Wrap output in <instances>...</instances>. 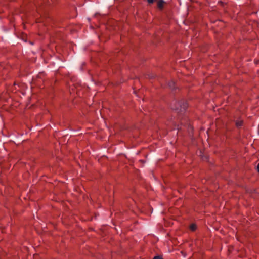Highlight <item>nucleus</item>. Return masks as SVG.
<instances>
[{
  "instance_id": "2",
  "label": "nucleus",
  "mask_w": 259,
  "mask_h": 259,
  "mask_svg": "<svg viewBox=\"0 0 259 259\" xmlns=\"http://www.w3.org/2000/svg\"><path fill=\"white\" fill-rule=\"evenodd\" d=\"M190 229L192 230V231H195L196 229V226L195 224H191L190 226Z\"/></svg>"
},
{
  "instance_id": "4",
  "label": "nucleus",
  "mask_w": 259,
  "mask_h": 259,
  "mask_svg": "<svg viewBox=\"0 0 259 259\" xmlns=\"http://www.w3.org/2000/svg\"><path fill=\"white\" fill-rule=\"evenodd\" d=\"M149 4H152L154 2V0H147Z\"/></svg>"
},
{
  "instance_id": "1",
  "label": "nucleus",
  "mask_w": 259,
  "mask_h": 259,
  "mask_svg": "<svg viewBox=\"0 0 259 259\" xmlns=\"http://www.w3.org/2000/svg\"><path fill=\"white\" fill-rule=\"evenodd\" d=\"M165 2L162 0H160L157 2V7L159 9H162L164 7Z\"/></svg>"
},
{
  "instance_id": "7",
  "label": "nucleus",
  "mask_w": 259,
  "mask_h": 259,
  "mask_svg": "<svg viewBox=\"0 0 259 259\" xmlns=\"http://www.w3.org/2000/svg\"><path fill=\"white\" fill-rule=\"evenodd\" d=\"M186 105H184V107H183V109L184 110L186 108Z\"/></svg>"
},
{
  "instance_id": "3",
  "label": "nucleus",
  "mask_w": 259,
  "mask_h": 259,
  "mask_svg": "<svg viewBox=\"0 0 259 259\" xmlns=\"http://www.w3.org/2000/svg\"><path fill=\"white\" fill-rule=\"evenodd\" d=\"M242 121L241 120H237L236 122V125L237 126H240L242 125Z\"/></svg>"
},
{
  "instance_id": "6",
  "label": "nucleus",
  "mask_w": 259,
  "mask_h": 259,
  "mask_svg": "<svg viewBox=\"0 0 259 259\" xmlns=\"http://www.w3.org/2000/svg\"><path fill=\"white\" fill-rule=\"evenodd\" d=\"M257 171H258L259 172V163H258V164L257 165Z\"/></svg>"
},
{
  "instance_id": "5",
  "label": "nucleus",
  "mask_w": 259,
  "mask_h": 259,
  "mask_svg": "<svg viewBox=\"0 0 259 259\" xmlns=\"http://www.w3.org/2000/svg\"><path fill=\"white\" fill-rule=\"evenodd\" d=\"M153 259H162L161 258H160V257L159 256H156V257H155Z\"/></svg>"
}]
</instances>
